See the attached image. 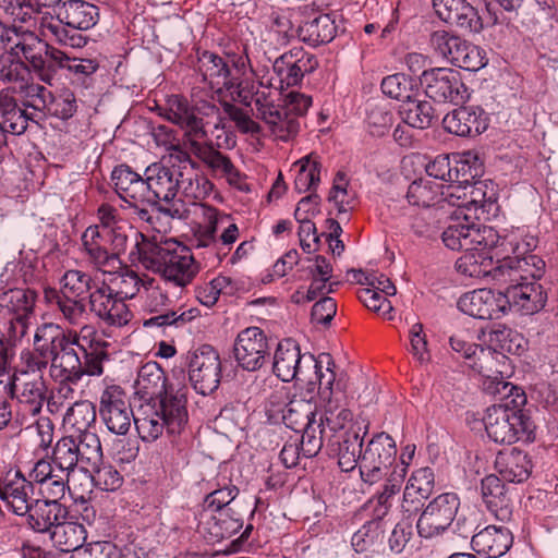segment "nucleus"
I'll use <instances>...</instances> for the list:
<instances>
[{
  "label": "nucleus",
  "mask_w": 558,
  "mask_h": 558,
  "mask_svg": "<svg viewBox=\"0 0 558 558\" xmlns=\"http://www.w3.org/2000/svg\"><path fill=\"white\" fill-rule=\"evenodd\" d=\"M508 362L506 354L497 352L490 347H480L469 362V366L483 377L502 383L505 375H507Z\"/></svg>",
  "instance_id": "nucleus-43"
},
{
  "label": "nucleus",
  "mask_w": 558,
  "mask_h": 558,
  "mask_svg": "<svg viewBox=\"0 0 558 558\" xmlns=\"http://www.w3.org/2000/svg\"><path fill=\"white\" fill-rule=\"evenodd\" d=\"M99 278L80 269H69L60 278L58 293L63 295L84 299L86 301L93 289L99 282Z\"/></svg>",
  "instance_id": "nucleus-49"
},
{
  "label": "nucleus",
  "mask_w": 558,
  "mask_h": 558,
  "mask_svg": "<svg viewBox=\"0 0 558 558\" xmlns=\"http://www.w3.org/2000/svg\"><path fill=\"white\" fill-rule=\"evenodd\" d=\"M76 446L80 448L81 469L95 468L101 461L102 448L95 429L76 434Z\"/></svg>",
  "instance_id": "nucleus-61"
},
{
  "label": "nucleus",
  "mask_w": 558,
  "mask_h": 558,
  "mask_svg": "<svg viewBox=\"0 0 558 558\" xmlns=\"http://www.w3.org/2000/svg\"><path fill=\"white\" fill-rule=\"evenodd\" d=\"M336 34L337 26L330 14H317L303 21L296 28L298 38L311 47L330 43Z\"/></svg>",
  "instance_id": "nucleus-41"
},
{
  "label": "nucleus",
  "mask_w": 558,
  "mask_h": 558,
  "mask_svg": "<svg viewBox=\"0 0 558 558\" xmlns=\"http://www.w3.org/2000/svg\"><path fill=\"white\" fill-rule=\"evenodd\" d=\"M483 172V163L477 154L465 151L452 156L450 182L472 183L482 177Z\"/></svg>",
  "instance_id": "nucleus-56"
},
{
  "label": "nucleus",
  "mask_w": 558,
  "mask_h": 558,
  "mask_svg": "<svg viewBox=\"0 0 558 558\" xmlns=\"http://www.w3.org/2000/svg\"><path fill=\"white\" fill-rule=\"evenodd\" d=\"M82 244L87 260L95 269L102 274H112L120 269L122 260L120 255L112 251L101 239L97 226H89L82 234Z\"/></svg>",
  "instance_id": "nucleus-28"
},
{
  "label": "nucleus",
  "mask_w": 558,
  "mask_h": 558,
  "mask_svg": "<svg viewBox=\"0 0 558 558\" xmlns=\"http://www.w3.org/2000/svg\"><path fill=\"white\" fill-rule=\"evenodd\" d=\"M90 324L80 329H65L54 323L39 325L34 335V350L50 359V375L54 379L78 383L82 379L81 352L89 335Z\"/></svg>",
  "instance_id": "nucleus-2"
},
{
  "label": "nucleus",
  "mask_w": 558,
  "mask_h": 558,
  "mask_svg": "<svg viewBox=\"0 0 558 558\" xmlns=\"http://www.w3.org/2000/svg\"><path fill=\"white\" fill-rule=\"evenodd\" d=\"M3 489L0 498L16 515H25L29 511V506L35 501L33 498L34 485L31 478H26L20 470L13 474L9 472Z\"/></svg>",
  "instance_id": "nucleus-30"
},
{
  "label": "nucleus",
  "mask_w": 558,
  "mask_h": 558,
  "mask_svg": "<svg viewBox=\"0 0 558 558\" xmlns=\"http://www.w3.org/2000/svg\"><path fill=\"white\" fill-rule=\"evenodd\" d=\"M134 413L125 391L118 385L108 386L100 395L99 415L107 429L117 436L129 433Z\"/></svg>",
  "instance_id": "nucleus-21"
},
{
  "label": "nucleus",
  "mask_w": 558,
  "mask_h": 558,
  "mask_svg": "<svg viewBox=\"0 0 558 558\" xmlns=\"http://www.w3.org/2000/svg\"><path fill=\"white\" fill-rule=\"evenodd\" d=\"M458 308L477 319H495L506 313L507 300L501 292L489 289H477L461 295L457 303Z\"/></svg>",
  "instance_id": "nucleus-24"
},
{
  "label": "nucleus",
  "mask_w": 558,
  "mask_h": 558,
  "mask_svg": "<svg viewBox=\"0 0 558 558\" xmlns=\"http://www.w3.org/2000/svg\"><path fill=\"white\" fill-rule=\"evenodd\" d=\"M502 481L494 474L485 476L481 482V493L492 514L497 520L506 522L512 515V504Z\"/></svg>",
  "instance_id": "nucleus-37"
},
{
  "label": "nucleus",
  "mask_w": 558,
  "mask_h": 558,
  "mask_svg": "<svg viewBox=\"0 0 558 558\" xmlns=\"http://www.w3.org/2000/svg\"><path fill=\"white\" fill-rule=\"evenodd\" d=\"M437 16L445 23L469 33L483 29L477 10L465 0H433Z\"/></svg>",
  "instance_id": "nucleus-27"
},
{
  "label": "nucleus",
  "mask_w": 558,
  "mask_h": 558,
  "mask_svg": "<svg viewBox=\"0 0 558 558\" xmlns=\"http://www.w3.org/2000/svg\"><path fill=\"white\" fill-rule=\"evenodd\" d=\"M488 123L487 113L478 106H461L442 119L445 131L460 137L480 135L487 130Z\"/></svg>",
  "instance_id": "nucleus-25"
},
{
  "label": "nucleus",
  "mask_w": 558,
  "mask_h": 558,
  "mask_svg": "<svg viewBox=\"0 0 558 558\" xmlns=\"http://www.w3.org/2000/svg\"><path fill=\"white\" fill-rule=\"evenodd\" d=\"M515 260L519 263L512 268L518 275L512 278L513 281H499L505 286L502 296L507 300V305L514 306L524 314H534L545 306L547 299L542 286L536 282L544 275L545 262L539 256Z\"/></svg>",
  "instance_id": "nucleus-7"
},
{
  "label": "nucleus",
  "mask_w": 558,
  "mask_h": 558,
  "mask_svg": "<svg viewBox=\"0 0 558 558\" xmlns=\"http://www.w3.org/2000/svg\"><path fill=\"white\" fill-rule=\"evenodd\" d=\"M145 179L147 204H165L159 206V211L172 218L182 217L177 202L195 204L205 199L214 189L206 175L185 166L154 162L145 169Z\"/></svg>",
  "instance_id": "nucleus-1"
},
{
  "label": "nucleus",
  "mask_w": 558,
  "mask_h": 558,
  "mask_svg": "<svg viewBox=\"0 0 558 558\" xmlns=\"http://www.w3.org/2000/svg\"><path fill=\"white\" fill-rule=\"evenodd\" d=\"M257 117L270 129L271 134L281 141H289L299 132L300 123L283 107L274 104H262L256 100Z\"/></svg>",
  "instance_id": "nucleus-35"
},
{
  "label": "nucleus",
  "mask_w": 558,
  "mask_h": 558,
  "mask_svg": "<svg viewBox=\"0 0 558 558\" xmlns=\"http://www.w3.org/2000/svg\"><path fill=\"white\" fill-rule=\"evenodd\" d=\"M497 202V192L490 180H475L469 183V192L465 203H462L464 209L476 216L481 210L489 213Z\"/></svg>",
  "instance_id": "nucleus-51"
},
{
  "label": "nucleus",
  "mask_w": 558,
  "mask_h": 558,
  "mask_svg": "<svg viewBox=\"0 0 558 558\" xmlns=\"http://www.w3.org/2000/svg\"><path fill=\"white\" fill-rule=\"evenodd\" d=\"M141 239L130 253L132 262H138L145 269L159 274L174 287L189 286L199 271V265L190 247L174 240L157 243L143 233L135 232Z\"/></svg>",
  "instance_id": "nucleus-3"
},
{
  "label": "nucleus",
  "mask_w": 558,
  "mask_h": 558,
  "mask_svg": "<svg viewBox=\"0 0 558 558\" xmlns=\"http://www.w3.org/2000/svg\"><path fill=\"white\" fill-rule=\"evenodd\" d=\"M429 43L438 56L457 66L469 41L447 31H436Z\"/></svg>",
  "instance_id": "nucleus-55"
},
{
  "label": "nucleus",
  "mask_w": 558,
  "mask_h": 558,
  "mask_svg": "<svg viewBox=\"0 0 558 558\" xmlns=\"http://www.w3.org/2000/svg\"><path fill=\"white\" fill-rule=\"evenodd\" d=\"M207 225L204 226L194 239L195 248H209L210 254L216 258L218 255V240L216 232L218 226L223 222L226 217H219L218 211L213 207L206 208Z\"/></svg>",
  "instance_id": "nucleus-62"
},
{
  "label": "nucleus",
  "mask_w": 558,
  "mask_h": 558,
  "mask_svg": "<svg viewBox=\"0 0 558 558\" xmlns=\"http://www.w3.org/2000/svg\"><path fill=\"white\" fill-rule=\"evenodd\" d=\"M0 116L2 119L0 128L5 137L7 133L23 134L27 130L28 121H34L32 114L21 108L12 96L3 92L0 93Z\"/></svg>",
  "instance_id": "nucleus-46"
},
{
  "label": "nucleus",
  "mask_w": 558,
  "mask_h": 558,
  "mask_svg": "<svg viewBox=\"0 0 558 558\" xmlns=\"http://www.w3.org/2000/svg\"><path fill=\"white\" fill-rule=\"evenodd\" d=\"M397 456V446L393 438L387 433H377L367 442L360 464V474L363 482L375 484L379 482Z\"/></svg>",
  "instance_id": "nucleus-17"
},
{
  "label": "nucleus",
  "mask_w": 558,
  "mask_h": 558,
  "mask_svg": "<svg viewBox=\"0 0 558 558\" xmlns=\"http://www.w3.org/2000/svg\"><path fill=\"white\" fill-rule=\"evenodd\" d=\"M52 61L61 69L66 70L71 74L72 81L84 88L93 85V76L99 69L97 59L70 57L63 51H52Z\"/></svg>",
  "instance_id": "nucleus-44"
},
{
  "label": "nucleus",
  "mask_w": 558,
  "mask_h": 558,
  "mask_svg": "<svg viewBox=\"0 0 558 558\" xmlns=\"http://www.w3.org/2000/svg\"><path fill=\"white\" fill-rule=\"evenodd\" d=\"M111 182L114 192L126 204H147L145 173L141 175L122 163L113 168Z\"/></svg>",
  "instance_id": "nucleus-29"
},
{
  "label": "nucleus",
  "mask_w": 558,
  "mask_h": 558,
  "mask_svg": "<svg viewBox=\"0 0 558 558\" xmlns=\"http://www.w3.org/2000/svg\"><path fill=\"white\" fill-rule=\"evenodd\" d=\"M299 171L295 175L294 186L299 193L315 190L320 182L322 165L317 157L306 156L298 161Z\"/></svg>",
  "instance_id": "nucleus-60"
},
{
  "label": "nucleus",
  "mask_w": 558,
  "mask_h": 558,
  "mask_svg": "<svg viewBox=\"0 0 558 558\" xmlns=\"http://www.w3.org/2000/svg\"><path fill=\"white\" fill-rule=\"evenodd\" d=\"M526 402L524 393L510 402L494 404L486 410L483 418L488 437L497 444L511 445L518 440H534L535 425L521 409Z\"/></svg>",
  "instance_id": "nucleus-8"
},
{
  "label": "nucleus",
  "mask_w": 558,
  "mask_h": 558,
  "mask_svg": "<svg viewBox=\"0 0 558 558\" xmlns=\"http://www.w3.org/2000/svg\"><path fill=\"white\" fill-rule=\"evenodd\" d=\"M99 225H96L101 239L120 256L128 246L129 233L133 232L132 226L121 217L119 210L109 205L102 204L97 210Z\"/></svg>",
  "instance_id": "nucleus-26"
},
{
  "label": "nucleus",
  "mask_w": 558,
  "mask_h": 558,
  "mask_svg": "<svg viewBox=\"0 0 558 558\" xmlns=\"http://www.w3.org/2000/svg\"><path fill=\"white\" fill-rule=\"evenodd\" d=\"M489 248L464 251L456 262L458 272L470 278H484L490 276L497 282L511 280L517 277V270L511 266L519 262L515 259H501L496 264L489 255Z\"/></svg>",
  "instance_id": "nucleus-18"
},
{
  "label": "nucleus",
  "mask_w": 558,
  "mask_h": 558,
  "mask_svg": "<svg viewBox=\"0 0 558 558\" xmlns=\"http://www.w3.org/2000/svg\"><path fill=\"white\" fill-rule=\"evenodd\" d=\"M189 379L197 393H213L221 380V361L214 347L203 344L186 355Z\"/></svg>",
  "instance_id": "nucleus-14"
},
{
  "label": "nucleus",
  "mask_w": 558,
  "mask_h": 558,
  "mask_svg": "<svg viewBox=\"0 0 558 558\" xmlns=\"http://www.w3.org/2000/svg\"><path fill=\"white\" fill-rule=\"evenodd\" d=\"M444 194L442 183L429 178H420L409 185L405 197L412 206L430 208L442 201Z\"/></svg>",
  "instance_id": "nucleus-47"
},
{
  "label": "nucleus",
  "mask_w": 558,
  "mask_h": 558,
  "mask_svg": "<svg viewBox=\"0 0 558 558\" xmlns=\"http://www.w3.org/2000/svg\"><path fill=\"white\" fill-rule=\"evenodd\" d=\"M118 536L116 542L97 541L84 544L75 554L62 558H140L133 542L122 544Z\"/></svg>",
  "instance_id": "nucleus-42"
},
{
  "label": "nucleus",
  "mask_w": 558,
  "mask_h": 558,
  "mask_svg": "<svg viewBox=\"0 0 558 558\" xmlns=\"http://www.w3.org/2000/svg\"><path fill=\"white\" fill-rule=\"evenodd\" d=\"M86 303L89 312L109 327H124L133 318L129 305L101 279L88 295Z\"/></svg>",
  "instance_id": "nucleus-16"
},
{
  "label": "nucleus",
  "mask_w": 558,
  "mask_h": 558,
  "mask_svg": "<svg viewBox=\"0 0 558 558\" xmlns=\"http://www.w3.org/2000/svg\"><path fill=\"white\" fill-rule=\"evenodd\" d=\"M488 342L489 347L497 352L515 355H520L526 344L524 337L520 332L504 325H496L490 329Z\"/></svg>",
  "instance_id": "nucleus-57"
},
{
  "label": "nucleus",
  "mask_w": 558,
  "mask_h": 558,
  "mask_svg": "<svg viewBox=\"0 0 558 558\" xmlns=\"http://www.w3.org/2000/svg\"><path fill=\"white\" fill-rule=\"evenodd\" d=\"M335 366L329 353H322L318 357L301 353L299 344L291 339L278 343L272 361V372L280 380L299 381L308 386L310 391L322 384L326 373H333Z\"/></svg>",
  "instance_id": "nucleus-5"
},
{
  "label": "nucleus",
  "mask_w": 558,
  "mask_h": 558,
  "mask_svg": "<svg viewBox=\"0 0 558 558\" xmlns=\"http://www.w3.org/2000/svg\"><path fill=\"white\" fill-rule=\"evenodd\" d=\"M8 49L14 51L16 56L21 52L36 71H43L45 69L46 58L52 60V51H60L49 46L35 33L24 31L22 27L17 28V37Z\"/></svg>",
  "instance_id": "nucleus-32"
},
{
  "label": "nucleus",
  "mask_w": 558,
  "mask_h": 558,
  "mask_svg": "<svg viewBox=\"0 0 558 558\" xmlns=\"http://www.w3.org/2000/svg\"><path fill=\"white\" fill-rule=\"evenodd\" d=\"M99 21V8L84 0L64 1L58 12V21L43 19L41 34L58 44L83 48L88 37L80 33L93 28Z\"/></svg>",
  "instance_id": "nucleus-6"
},
{
  "label": "nucleus",
  "mask_w": 558,
  "mask_h": 558,
  "mask_svg": "<svg viewBox=\"0 0 558 558\" xmlns=\"http://www.w3.org/2000/svg\"><path fill=\"white\" fill-rule=\"evenodd\" d=\"M495 468L501 480L509 483H522L530 477L533 464L525 451L513 447L497 453Z\"/></svg>",
  "instance_id": "nucleus-34"
},
{
  "label": "nucleus",
  "mask_w": 558,
  "mask_h": 558,
  "mask_svg": "<svg viewBox=\"0 0 558 558\" xmlns=\"http://www.w3.org/2000/svg\"><path fill=\"white\" fill-rule=\"evenodd\" d=\"M190 148L213 175L227 178L230 184H235L240 180L241 174L231 159L215 148L213 142L201 143V140L194 138Z\"/></svg>",
  "instance_id": "nucleus-31"
},
{
  "label": "nucleus",
  "mask_w": 558,
  "mask_h": 558,
  "mask_svg": "<svg viewBox=\"0 0 558 558\" xmlns=\"http://www.w3.org/2000/svg\"><path fill=\"white\" fill-rule=\"evenodd\" d=\"M186 395L178 389L159 400L141 401L134 413V425L143 441L157 440L165 429L169 434H181L189 420Z\"/></svg>",
  "instance_id": "nucleus-4"
},
{
  "label": "nucleus",
  "mask_w": 558,
  "mask_h": 558,
  "mask_svg": "<svg viewBox=\"0 0 558 558\" xmlns=\"http://www.w3.org/2000/svg\"><path fill=\"white\" fill-rule=\"evenodd\" d=\"M456 213L441 233L444 244L452 251L493 248L498 244V235L492 227L471 221L468 214Z\"/></svg>",
  "instance_id": "nucleus-12"
},
{
  "label": "nucleus",
  "mask_w": 558,
  "mask_h": 558,
  "mask_svg": "<svg viewBox=\"0 0 558 558\" xmlns=\"http://www.w3.org/2000/svg\"><path fill=\"white\" fill-rule=\"evenodd\" d=\"M111 275L113 277L110 280V286L123 302L133 299L138 293L142 279L134 270L122 265Z\"/></svg>",
  "instance_id": "nucleus-63"
},
{
  "label": "nucleus",
  "mask_w": 558,
  "mask_h": 558,
  "mask_svg": "<svg viewBox=\"0 0 558 558\" xmlns=\"http://www.w3.org/2000/svg\"><path fill=\"white\" fill-rule=\"evenodd\" d=\"M402 121L414 129L424 130L432 125L435 118V109L427 100L411 97L399 107Z\"/></svg>",
  "instance_id": "nucleus-53"
},
{
  "label": "nucleus",
  "mask_w": 558,
  "mask_h": 558,
  "mask_svg": "<svg viewBox=\"0 0 558 558\" xmlns=\"http://www.w3.org/2000/svg\"><path fill=\"white\" fill-rule=\"evenodd\" d=\"M96 408L87 400L77 401L70 407L63 417L65 426L74 434H83L96 427Z\"/></svg>",
  "instance_id": "nucleus-58"
},
{
  "label": "nucleus",
  "mask_w": 558,
  "mask_h": 558,
  "mask_svg": "<svg viewBox=\"0 0 558 558\" xmlns=\"http://www.w3.org/2000/svg\"><path fill=\"white\" fill-rule=\"evenodd\" d=\"M234 359L242 369L256 372L266 363L270 354L268 338L259 327L241 330L233 344Z\"/></svg>",
  "instance_id": "nucleus-22"
},
{
  "label": "nucleus",
  "mask_w": 558,
  "mask_h": 558,
  "mask_svg": "<svg viewBox=\"0 0 558 558\" xmlns=\"http://www.w3.org/2000/svg\"><path fill=\"white\" fill-rule=\"evenodd\" d=\"M0 387L7 396L16 400L17 414L22 418L38 415L45 402L51 412V407L56 404L52 399L47 398L48 389L43 374L14 373L3 378Z\"/></svg>",
  "instance_id": "nucleus-10"
},
{
  "label": "nucleus",
  "mask_w": 558,
  "mask_h": 558,
  "mask_svg": "<svg viewBox=\"0 0 558 558\" xmlns=\"http://www.w3.org/2000/svg\"><path fill=\"white\" fill-rule=\"evenodd\" d=\"M318 393L324 402V415L319 420L323 428L332 439L338 432H356L353 428V413L347 408V395L340 381L336 383V374L326 373Z\"/></svg>",
  "instance_id": "nucleus-11"
},
{
  "label": "nucleus",
  "mask_w": 558,
  "mask_h": 558,
  "mask_svg": "<svg viewBox=\"0 0 558 558\" xmlns=\"http://www.w3.org/2000/svg\"><path fill=\"white\" fill-rule=\"evenodd\" d=\"M61 0H0V10L14 22L27 23L44 8H53Z\"/></svg>",
  "instance_id": "nucleus-54"
},
{
  "label": "nucleus",
  "mask_w": 558,
  "mask_h": 558,
  "mask_svg": "<svg viewBox=\"0 0 558 558\" xmlns=\"http://www.w3.org/2000/svg\"><path fill=\"white\" fill-rule=\"evenodd\" d=\"M195 70L205 83L211 88L226 89L231 95L246 102L247 95H244V81L231 75L228 62L216 52L209 50H196Z\"/></svg>",
  "instance_id": "nucleus-20"
},
{
  "label": "nucleus",
  "mask_w": 558,
  "mask_h": 558,
  "mask_svg": "<svg viewBox=\"0 0 558 558\" xmlns=\"http://www.w3.org/2000/svg\"><path fill=\"white\" fill-rule=\"evenodd\" d=\"M381 519L377 515L375 519L367 521L364 523L353 535L351 538L352 548L357 554L367 553L372 547H374L381 534Z\"/></svg>",
  "instance_id": "nucleus-64"
},
{
  "label": "nucleus",
  "mask_w": 558,
  "mask_h": 558,
  "mask_svg": "<svg viewBox=\"0 0 558 558\" xmlns=\"http://www.w3.org/2000/svg\"><path fill=\"white\" fill-rule=\"evenodd\" d=\"M316 415V404L304 398L293 397L282 411V420L287 427L293 429L296 434L314 423Z\"/></svg>",
  "instance_id": "nucleus-48"
},
{
  "label": "nucleus",
  "mask_w": 558,
  "mask_h": 558,
  "mask_svg": "<svg viewBox=\"0 0 558 558\" xmlns=\"http://www.w3.org/2000/svg\"><path fill=\"white\" fill-rule=\"evenodd\" d=\"M332 445H338V464L341 471L350 472L356 466L360 468L363 456V438L359 432H345L341 439L332 440Z\"/></svg>",
  "instance_id": "nucleus-52"
},
{
  "label": "nucleus",
  "mask_w": 558,
  "mask_h": 558,
  "mask_svg": "<svg viewBox=\"0 0 558 558\" xmlns=\"http://www.w3.org/2000/svg\"><path fill=\"white\" fill-rule=\"evenodd\" d=\"M425 95L438 104L461 105L469 100L470 92L460 73L449 68H434L420 76Z\"/></svg>",
  "instance_id": "nucleus-13"
},
{
  "label": "nucleus",
  "mask_w": 558,
  "mask_h": 558,
  "mask_svg": "<svg viewBox=\"0 0 558 558\" xmlns=\"http://www.w3.org/2000/svg\"><path fill=\"white\" fill-rule=\"evenodd\" d=\"M135 393L141 401L159 400L167 395H175L166 387V376L157 362L141 366L135 380Z\"/></svg>",
  "instance_id": "nucleus-36"
},
{
  "label": "nucleus",
  "mask_w": 558,
  "mask_h": 558,
  "mask_svg": "<svg viewBox=\"0 0 558 558\" xmlns=\"http://www.w3.org/2000/svg\"><path fill=\"white\" fill-rule=\"evenodd\" d=\"M37 293L32 289L14 288L0 294V313L10 317L8 332L11 338L22 339L34 313Z\"/></svg>",
  "instance_id": "nucleus-19"
},
{
  "label": "nucleus",
  "mask_w": 558,
  "mask_h": 558,
  "mask_svg": "<svg viewBox=\"0 0 558 558\" xmlns=\"http://www.w3.org/2000/svg\"><path fill=\"white\" fill-rule=\"evenodd\" d=\"M87 343L81 352L82 378L87 376H100L104 374V362L108 360L107 349L109 343L98 333L96 327L90 324Z\"/></svg>",
  "instance_id": "nucleus-40"
},
{
  "label": "nucleus",
  "mask_w": 558,
  "mask_h": 558,
  "mask_svg": "<svg viewBox=\"0 0 558 558\" xmlns=\"http://www.w3.org/2000/svg\"><path fill=\"white\" fill-rule=\"evenodd\" d=\"M25 515H27V524L33 531L50 533L59 522L66 519L68 509L60 502L35 499Z\"/></svg>",
  "instance_id": "nucleus-38"
},
{
  "label": "nucleus",
  "mask_w": 558,
  "mask_h": 558,
  "mask_svg": "<svg viewBox=\"0 0 558 558\" xmlns=\"http://www.w3.org/2000/svg\"><path fill=\"white\" fill-rule=\"evenodd\" d=\"M51 461L56 468L71 474L76 466L81 468L80 448L73 435L60 438L52 449Z\"/></svg>",
  "instance_id": "nucleus-59"
},
{
  "label": "nucleus",
  "mask_w": 558,
  "mask_h": 558,
  "mask_svg": "<svg viewBox=\"0 0 558 558\" xmlns=\"http://www.w3.org/2000/svg\"><path fill=\"white\" fill-rule=\"evenodd\" d=\"M50 538L53 545L59 548L58 558L75 554L78 548L84 546L86 538L85 527L76 522L62 520L50 532Z\"/></svg>",
  "instance_id": "nucleus-45"
},
{
  "label": "nucleus",
  "mask_w": 558,
  "mask_h": 558,
  "mask_svg": "<svg viewBox=\"0 0 558 558\" xmlns=\"http://www.w3.org/2000/svg\"><path fill=\"white\" fill-rule=\"evenodd\" d=\"M513 536L508 527L488 525L474 534L471 546L477 554L487 558H499L512 546Z\"/></svg>",
  "instance_id": "nucleus-33"
},
{
  "label": "nucleus",
  "mask_w": 558,
  "mask_h": 558,
  "mask_svg": "<svg viewBox=\"0 0 558 558\" xmlns=\"http://www.w3.org/2000/svg\"><path fill=\"white\" fill-rule=\"evenodd\" d=\"M460 507L454 493H445L435 497L421 512L416 522L417 534L423 538L442 535L452 524Z\"/></svg>",
  "instance_id": "nucleus-15"
},
{
  "label": "nucleus",
  "mask_w": 558,
  "mask_h": 558,
  "mask_svg": "<svg viewBox=\"0 0 558 558\" xmlns=\"http://www.w3.org/2000/svg\"><path fill=\"white\" fill-rule=\"evenodd\" d=\"M157 110L160 117L183 131L190 145L194 138L207 137L204 119L219 113L215 102L201 100L193 105L182 95L168 96L163 105H157Z\"/></svg>",
  "instance_id": "nucleus-9"
},
{
  "label": "nucleus",
  "mask_w": 558,
  "mask_h": 558,
  "mask_svg": "<svg viewBox=\"0 0 558 558\" xmlns=\"http://www.w3.org/2000/svg\"><path fill=\"white\" fill-rule=\"evenodd\" d=\"M230 510L201 514L198 530L209 542L229 538L241 530L242 519L230 515Z\"/></svg>",
  "instance_id": "nucleus-39"
},
{
  "label": "nucleus",
  "mask_w": 558,
  "mask_h": 558,
  "mask_svg": "<svg viewBox=\"0 0 558 558\" xmlns=\"http://www.w3.org/2000/svg\"><path fill=\"white\" fill-rule=\"evenodd\" d=\"M44 298L50 305H56L62 317L72 326H77L87 312V303L84 299H75L58 293V289L47 287L44 289Z\"/></svg>",
  "instance_id": "nucleus-50"
},
{
  "label": "nucleus",
  "mask_w": 558,
  "mask_h": 558,
  "mask_svg": "<svg viewBox=\"0 0 558 558\" xmlns=\"http://www.w3.org/2000/svg\"><path fill=\"white\" fill-rule=\"evenodd\" d=\"M318 68L317 58L302 47H294L282 53L272 63V71L283 88L299 85L305 74L313 73Z\"/></svg>",
  "instance_id": "nucleus-23"
}]
</instances>
